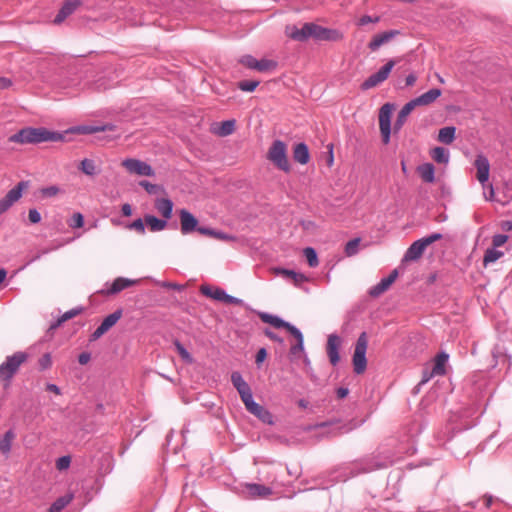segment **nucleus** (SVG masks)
Wrapping results in <instances>:
<instances>
[{"mask_svg":"<svg viewBox=\"0 0 512 512\" xmlns=\"http://www.w3.org/2000/svg\"><path fill=\"white\" fill-rule=\"evenodd\" d=\"M417 171L421 179L426 183H433L435 180V168L431 163H424L418 166Z\"/></svg>","mask_w":512,"mask_h":512,"instance_id":"nucleus-25","label":"nucleus"},{"mask_svg":"<svg viewBox=\"0 0 512 512\" xmlns=\"http://www.w3.org/2000/svg\"><path fill=\"white\" fill-rule=\"evenodd\" d=\"M379 21H380V17L379 16L372 17V16H369V15H364V16H362L359 19V25L363 26V25H366L368 23H377Z\"/></svg>","mask_w":512,"mask_h":512,"instance_id":"nucleus-52","label":"nucleus"},{"mask_svg":"<svg viewBox=\"0 0 512 512\" xmlns=\"http://www.w3.org/2000/svg\"><path fill=\"white\" fill-rule=\"evenodd\" d=\"M275 271L277 274H280L283 277L291 280L296 286H300L303 282H306L308 280V278L304 274L297 273L293 270L276 269Z\"/></svg>","mask_w":512,"mask_h":512,"instance_id":"nucleus-24","label":"nucleus"},{"mask_svg":"<svg viewBox=\"0 0 512 512\" xmlns=\"http://www.w3.org/2000/svg\"><path fill=\"white\" fill-rule=\"evenodd\" d=\"M155 207L158 212L164 217L163 220L169 219L172 214L173 203L171 200L166 198L157 199Z\"/></svg>","mask_w":512,"mask_h":512,"instance_id":"nucleus-26","label":"nucleus"},{"mask_svg":"<svg viewBox=\"0 0 512 512\" xmlns=\"http://www.w3.org/2000/svg\"><path fill=\"white\" fill-rule=\"evenodd\" d=\"M290 334L293 335L297 340V343L295 345L291 346L290 351L292 354H297L304 349L303 335L299 330H298L297 334L296 333H290Z\"/></svg>","mask_w":512,"mask_h":512,"instance_id":"nucleus-42","label":"nucleus"},{"mask_svg":"<svg viewBox=\"0 0 512 512\" xmlns=\"http://www.w3.org/2000/svg\"><path fill=\"white\" fill-rule=\"evenodd\" d=\"M285 34L298 42H305L310 38L317 41H339L343 38L340 31L325 28L313 22L304 23L301 27L288 25L285 28Z\"/></svg>","mask_w":512,"mask_h":512,"instance_id":"nucleus-1","label":"nucleus"},{"mask_svg":"<svg viewBox=\"0 0 512 512\" xmlns=\"http://www.w3.org/2000/svg\"><path fill=\"white\" fill-rule=\"evenodd\" d=\"M215 288L216 287H211L209 285H201L200 287V292L209 297V298H212V295H213V291H215Z\"/></svg>","mask_w":512,"mask_h":512,"instance_id":"nucleus-56","label":"nucleus"},{"mask_svg":"<svg viewBox=\"0 0 512 512\" xmlns=\"http://www.w3.org/2000/svg\"><path fill=\"white\" fill-rule=\"evenodd\" d=\"M122 166L130 173L139 176H154L153 168L146 162L135 158H127L122 161Z\"/></svg>","mask_w":512,"mask_h":512,"instance_id":"nucleus-11","label":"nucleus"},{"mask_svg":"<svg viewBox=\"0 0 512 512\" xmlns=\"http://www.w3.org/2000/svg\"><path fill=\"white\" fill-rule=\"evenodd\" d=\"M448 358H449V356L446 353H439L438 355H436V357L434 359V367L430 374L424 373L422 383L427 382L433 376L444 375L446 373L445 366L448 361Z\"/></svg>","mask_w":512,"mask_h":512,"instance_id":"nucleus-15","label":"nucleus"},{"mask_svg":"<svg viewBox=\"0 0 512 512\" xmlns=\"http://www.w3.org/2000/svg\"><path fill=\"white\" fill-rule=\"evenodd\" d=\"M416 76L414 74H409L406 79H405V82H406V86H412L415 84L416 82Z\"/></svg>","mask_w":512,"mask_h":512,"instance_id":"nucleus-64","label":"nucleus"},{"mask_svg":"<svg viewBox=\"0 0 512 512\" xmlns=\"http://www.w3.org/2000/svg\"><path fill=\"white\" fill-rule=\"evenodd\" d=\"M368 347V337L365 332H362L357 339L354 353H353V367L356 374H362L367 367L366 351Z\"/></svg>","mask_w":512,"mask_h":512,"instance_id":"nucleus-5","label":"nucleus"},{"mask_svg":"<svg viewBox=\"0 0 512 512\" xmlns=\"http://www.w3.org/2000/svg\"><path fill=\"white\" fill-rule=\"evenodd\" d=\"M139 185L143 187L149 194H157L160 187L157 184H152L146 180L139 182Z\"/></svg>","mask_w":512,"mask_h":512,"instance_id":"nucleus-47","label":"nucleus"},{"mask_svg":"<svg viewBox=\"0 0 512 512\" xmlns=\"http://www.w3.org/2000/svg\"><path fill=\"white\" fill-rule=\"evenodd\" d=\"M340 344L341 340L337 335H329L326 349L330 363L334 366L340 361L338 352Z\"/></svg>","mask_w":512,"mask_h":512,"instance_id":"nucleus-16","label":"nucleus"},{"mask_svg":"<svg viewBox=\"0 0 512 512\" xmlns=\"http://www.w3.org/2000/svg\"><path fill=\"white\" fill-rule=\"evenodd\" d=\"M135 283H136L135 280H130L127 278H122V277L116 278L114 280V282L112 283L110 289L108 290V293L116 294V293L134 285Z\"/></svg>","mask_w":512,"mask_h":512,"instance_id":"nucleus-27","label":"nucleus"},{"mask_svg":"<svg viewBox=\"0 0 512 512\" xmlns=\"http://www.w3.org/2000/svg\"><path fill=\"white\" fill-rule=\"evenodd\" d=\"M46 390H48V391H50V392H52V393H54L56 395H60L61 394L59 387L57 385H55V384H47L46 385Z\"/></svg>","mask_w":512,"mask_h":512,"instance_id":"nucleus-62","label":"nucleus"},{"mask_svg":"<svg viewBox=\"0 0 512 512\" xmlns=\"http://www.w3.org/2000/svg\"><path fill=\"white\" fill-rule=\"evenodd\" d=\"M508 240V237L503 234H497L492 239V244L494 248L503 246Z\"/></svg>","mask_w":512,"mask_h":512,"instance_id":"nucleus-51","label":"nucleus"},{"mask_svg":"<svg viewBox=\"0 0 512 512\" xmlns=\"http://www.w3.org/2000/svg\"><path fill=\"white\" fill-rule=\"evenodd\" d=\"M239 395H240L243 403H246L247 401H250L251 399H253L251 389H248V390L240 393Z\"/></svg>","mask_w":512,"mask_h":512,"instance_id":"nucleus-60","label":"nucleus"},{"mask_svg":"<svg viewBox=\"0 0 512 512\" xmlns=\"http://www.w3.org/2000/svg\"><path fill=\"white\" fill-rule=\"evenodd\" d=\"M293 159L301 165H305L309 162L310 153L308 146L305 143H297L293 147Z\"/></svg>","mask_w":512,"mask_h":512,"instance_id":"nucleus-22","label":"nucleus"},{"mask_svg":"<svg viewBox=\"0 0 512 512\" xmlns=\"http://www.w3.org/2000/svg\"><path fill=\"white\" fill-rule=\"evenodd\" d=\"M81 313V309H72L67 312H65L57 321V325H61L65 321L72 319L73 317L77 316Z\"/></svg>","mask_w":512,"mask_h":512,"instance_id":"nucleus-46","label":"nucleus"},{"mask_svg":"<svg viewBox=\"0 0 512 512\" xmlns=\"http://www.w3.org/2000/svg\"><path fill=\"white\" fill-rule=\"evenodd\" d=\"M359 243H360V239L359 238H355V239H352L349 242H347V244L345 246V253H346V255L347 256L355 255L357 253V251H358Z\"/></svg>","mask_w":512,"mask_h":512,"instance_id":"nucleus-43","label":"nucleus"},{"mask_svg":"<svg viewBox=\"0 0 512 512\" xmlns=\"http://www.w3.org/2000/svg\"><path fill=\"white\" fill-rule=\"evenodd\" d=\"M28 358L29 355L23 351H17L6 357L5 361L0 365V382L5 388L10 385L12 378Z\"/></svg>","mask_w":512,"mask_h":512,"instance_id":"nucleus-3","label":"nucleus"},{"mask_svg":"<svg viewBox=\"0 0 512 512\" xmlns=\"http://www.w3.org/2000/svg\"><path fill=\"white\" fill-rule=\"evenodd\" d=\"M267 357V351L265 348H261L258 350L256 354V364L260 365Z\"/></svg>","mask_w":512,"mask_h":512,"instance_id":"nucleus-55","label":"nucleus"},{"mask_svg":"<svg viewBox=\"0 0 512 512\" xmlns=\"http://www.w3.org/2000/svg\"><path fill=\"white\" fill-rule=\"evenodd\" d=\"M474 166L477 170L476 178L485 188V183L489 179L490 163L488 158L483 154H478L474 161Z\"/></svg>","mask_w":512,"mask_h":512,"instance_id":"nucleus-13","label":"nucleus"},{"mask_svg":"<svg viewBox=\"0 0 512 512\" xmlns=\"http://www.w3.org/2000/svg\"><path fill=\"white\" fill-rule=\"evenodd\" d=\"M180 224H198V220L187 210H180Z\"/></svg>","mask_w":512,"mask_h":512,"instance_id":"nucleus-41","label":"nucleus"},{"mask_svg":"<svg viewBox=\"0 0 512 512\" xmlns=\"http://www.w3.org/2000/svg\"><path fill=\"white\" fill-rule=\"evenodd\" d=\"M247 491L253 497H267L272 494V490L261 484H247Z\"/></svg>","mask_w":512,"mask_h":512,"instance_id":"nucleus-28","label":"nucleus"},{"mask_svg":"<svg viewBox=\"0 0 512 512\" xmlns=\"http://www.w3.org/2000/svg\"><path fill=\"white\" fill-rule=\"evenodd\" d=\"M198 233L203 236H209L221 241L231 240L233 237L227 233L221 232L215 228L206 226H181V233L187 235L190 233Z\"/></svg>","mask_w":512,"mask_h":512,"instance_id":"nucleus-10","label":"nucleus"},{"mask_svg":"<svg viewBox=\"0 0 512 512\" xmlns=\"http://www.w3.org/2000/svg\"><path fill=\"white\" fill-rule=\"evenodd\" d=\"M259 84L258 80H243L238 83V88L244 92H253Z\"/></svg>","mask_w":512,"mask_h":512,"instance_id":"nucleus-39","label":"nucleus"},{"mask_svg":"<svg viewBox=\"0 0 512 512\" xmlns=\"http://www.w3.org/2000/svg\"><path fill=\"white\" fill-rule=\"evenodd\" d=\"M91 359V356L88 352H83L79 355L78 361L81 365L87 364Z\"/></svg>","mask_w":512,"mask_h":512,"instance_id":"nucleus-59","label":"nucleus"},{"mask_svg":"<svg viewBox=\"0 0 512 512\" xmlns=\"http://www.w3.org/2000/svg\"><path fill=\"white\" fill-rule=\"evenodd\" d=\"M60 189L57 186H49L42 188L40 193L42 197H53L59 193Z\"/></svg>","mask_w":512,"mask_h":512,"instance_id":"nucleus-49","label":"nucleus"},{"mask_svg":"<svg viewBox=\"0 0 512 512\" xmlns=\"http://www.w3.org/2000/svg\"><path fill=\"white\" fill-rule=\"evenodd\" d=\"M456 128L453 126H447L441 128L438 134V140L444 144H451L455 139Z\"/></svg>","mask_w":512,"mask_h":512,"instance_id":"nucleus-30","label":"nucleus"},{"mask_svg":"<svg viewBox=\"0 0 512 512\" xmlns=\"http://www.w3.org/2000/svg\"><path fill=\"white\" fill-rule=\"evenodd\" d=\"M80 170L88 175L93 176L96 174V165L95 162L91 159L85 158L81 161Z\"/></svg>","mask_w":512,"mask_h":512,"instance_id":"nucleus-38","label":"nucleus"},{"mask_svg":"<svg viewBox=\"0 0 512 512\" xmlns=\"http://www.w3.org/2000/svg\"><path fill=\"white\" fill-rule=\"evenodd\" d=\"M484 189V196L487 200H491L494 196V189L492 185H486Z\"/></svg>","mask_w":512,"mask_h":512,"instance_id":"nucleus-58","label":"nucleus"},{"mask_svg":"<svg viewBox=\"0 0 512 512\" xmlns=\"http://www.w3.org/2000/svg\"><path fill=\"white\" fill-rule=\"evenodd\" d=\"M398 276L397 270H393L390 275L383 278L377 285L371 288L369 294L372 297H378L389 289V287L395 282Z\"/></svg>","mask_w":512,"mask_h":512,"instance_id":"nucleus-19","label":"nucleus"},{"mask_svg":"<svg viewBox=\"0 0 512 512\" xmlns=\"http://www.w3.org/2000/svg\"><path fill=\"white\" fill-rule=\"evenodd\" d=\"M15 437V433L12 430H8L0 438V453L3 455H8L10 453L12 442L14 441Z\"/></svg>","mask_w":512,"mask_h":512,"instance_id":"nucleus-29","label":"nucleus"},{"mask_svg":"<svg viewBox=\"0 0 512 512\" xmlns=\"http://www.w3.org/2000/svg\"><path fill=\"white\" fill-rule=\"evenodd\" d=\"M393 59L389 60L384 66H382L376 73L370 75L362 84V90H369L373 87L384 82L390 75L393 67L395 66Z\"/></svg>","mask_w":512,"mask_h":512,"instance_id":"nucleus-8","label":"nucleus"},{"mask_svg":"<svg viewBox=\"0 0 512 512\" xmlns=\"http://www.w3.org/2000/svg\"><path fill=\"white\" fill-rule=\"evenodd\" d=\"M80 5V0H67L59 10L58 14L56 15L54 23H62L68 16L73 14Z\"/></svg>","mask_w":512,"mask_h":512,"instance_id":"nucleus-18","label":"nucleus"},{"mask_svg":"<svg viewBox=\"0 0 512 512\" xmlns=\"http://www.w3.org/2000/svg\"><path fill=\"white\" fill-rule=\"evenodd\" d=\"M304 255L307 259V262L310 267H316L319 264L317 254L315 250L311 247H307L304 249Z\"/></svg>","mask_w":512,"mask_h":512,"instance_id":"nucleus-40","label":"nucleus"},{"mask_svg":"<svg viewBox=\"0 0 512 512\" xmlns=\"http://www.w3.org/2000/svg\"><path fill=\"white\" fill-rule=\"evenodd\" d=\"M440 95L441 90L438 88H433L423 93L419 97L412 99L411 102L415 107L420 105H428L434 102Z\"/></svg>","mask_w":512,"mask_h":512,"instance_id":"nucleus-21","label":"nucleus"},{"mask_svg":"<svg viewBox=\"0 0 512 512\" xmlns=\"http://www.w3.org/2000/svg\"><path fill=\"white\" fill-rule=\"evenodd\" d=\"M176 348L180 356L188 363H192L193 359L190 355V353L179 343L176 342Z\"/></svg>","mask_w":512,"mask_h":512,"instance_id":"nucleus-50","label":"nucleus"},{"mask_svg":"<svg viewBox=\"0 0 512 512\" xmlns=\"http://www.w3.org/2000/svg\"><path fill=\"white\" fill-rule=\"evenodd\" d=\"M122 214L124 216H130L132 214V207L130 204L126 203L122 205L121 208Z\"/></svg>","mask_w":512,"mask_h":512,"instance_id":"nucleus-61","label":"nucleus"},{"mask_svg":"<svg viewBox=\"0 0 512 512\" xmlns=\"http://www.w3.org/2000/svg\"><path fill=\"white\" fill-rule=\"evenodd\" d=\"M241 63L247 68L257 70L259 72H266L274 70L277 67V63L269 59L257 60L251 55H245L241 58Z\"/></svg>","mask_w":512,"mask_h":512,"instance_id":"nucleus-12","label":"nucleus"},{"mask_svg":"<svg viewBox=\"0 0 512 512\" xmlns=\"http://www.w3.org/2000/svg\"><path fill=\"white\" fill-rule=\"evenodd\" d=\"M231 381L234 387L237 389L238 393H242L248 389H250L249 385L242 378L239 372H233L231 375Z\"/></svg>","mask_w":512,"mask_h":512,"instance_id":"nucleus-36","label":"nucleus"},{"mask_svg":"<svg viewBox=\"0 0 512 512\" xmlns=\"http://www.w3.org/2000/svg\"><path fill=\"white\" fill-rule=\"evenodd\" d=\"M261 320L265 323L271 324L275 328H285L289 333H298V329L295 326L277 316L271 314H262Z\"/></svg>","mask_w":512,"mask_h":512,"instance_id":"nucleus-20","label":"nucleus"},{"mask_svg":"<svg viewBox=\"0 0 512 512\" xmlns=\"http://www.w3.org/2000/svg\"><path fill=\"white\" fill-rule=\"evenodd\" d=\"M113 129H114V125L106 124L103 126H87V127H84L83 130L86 133H96V132H101V131H111Z\"/></svg>","mask_w":512,"mask_h":512,"instance_id":"nucleus-44","label":"nucleus"},{"mask_svg":"<svg viewBox=\"0 0 512 512\" xmlns=\"http://www.w3.org/2000/svg\"><path fill=\"white\" fill-rule=\"evenodd\" d=\"M28 187V181H20L0 199V216L6 213L22 197L24 190Z\"/></svg>","mask_w":512,"mask_h":512,"instance_id":"nucleus-7","label":"nucleus"},{"mask_svg":"<svg viewBox=\"0 0 512 512\" xmlns=\"http://www.w3.org/2000/svg\"><path fill=\"white\" fill-rule=\"evenodd\" d=\"M71 459L69 456H62L56 461V468L58 470H65L70 466Z\"/></svg>","mask_w":512,"mask_h":512,"instance_id":"nucleus-48","label":"nucleus"},{"mask_svg":"<svg viewBox=\"0 0 512 512\" xmlns=\"http://www.w3.org/2000/svg\"><path fill=\"white\" fill-rule=\"evenodd\" d=\"M121 311H116L108 315L100 324V326L91 335V340H97L104 335L109 329H111L121 318Z\"/></svg>","mask_w":512,"mask_h":512,"instance_id":"nucleus-14","label":"nucleus"},{"mask_svg":"<svg viewBox=\"0 0 512 512\" xmlns=\"http://www.w3.org/2000/svg\"><path fill=\"white\" fill-rule=\"evenodd\" d=\"M399 34L397 30H389L375 35L368 44L371 51H377L382 45L391 41L396 35Z\"/></svg>","mask_w":512,"mask_h":512,"instance_id":"nucleus-17","label":"nucleus"},{"mask_svg":"<svg viewBox=\"0 0 512 512\" xmlns=\"http://www.w3.org/2000/svg\"><path fill=\"white\" fill-rule=\"evenodd\" d=\"M348 393H349V390L347 388L340 387L337 389V396L340 399L345 398L348 395Z\"/></svg>","mask_w":512,"mask_h":512,"instance_id":"nucleus-63","label":"nucleus"},{"mask_svg":"<svg viewBox=\"0 0 512 512\" xmlns=\"http://www.w3.org/2000/svg\"><path fill=\"white\" fill-rule=\"evenodd\" d=\"M431 157L437 163L447 164L449 162V151L443 147H435L431 151Z\"/></svg>","mask_w":512,"mask_h":512,"instance_id":"nucleus-33","label":"nucleus"},{"mask_svg":"<svg viewBox=\"0 0 512 512\" xmlns=\"http://www.w3.org/2000/svg\"><path fill=\"white\" fill-rule=\"evenodd\" d=\"M73 500V494H66L65 496L59 497L52 503L48 512H60Z\"/></svg>","mask_w":512,"mask_h":512,"instance_id":"nucleus-32","label":"nucleus"},{"mask_svg":"<svg viewBox=\"0 0 512 512\" xmlns=\"http://www.w3.org/2000/svg\"><path fill=\"white\" fill-rule=\"evenodd\" d=\"M264 423H272V415L263 406L256 404L251 411H249Z\"/></svg>","mask_w":512,"mask_h":512,"instance_id":"nucleus-35","label":"nucleus"},{"mask_svg":"<svg viewBox=\"0 0 512 512\" xmlns=\"http://www.w3.org/2000/svg\"><path fill=\"white\" fill-rule=\"evenodd\" d=\"M503 255L504 253L502 251L496 250L494 247L488 248L484 254L483 265L486 267L489 264L496 262Z\"/></svg>","mask_w":512,"mask_h":512,"instance_id":"nucleus-34","label":"nucleus"},{"mask_svg":"<svg viewBox=\"0 0 512 512\" xmlns=\"http://www.w3.org/2000/svg\"><path fill=\"white\" fill-rule=\"evenodd\" d=\"M414 108H415V106L412 104L411 101L406 103L401 108V110L399 111V113L397 115V118H396V120L394 122V131L395 132L399 131L403 127L404 123L407 120V117L413 111Z\"/></svg>","mask_w":512,"mask_h":512,"instance_id":"nucleus-23","label":"nucleus"},{"mask_svg":"<svg viewBox=\"0 0 512 512\" xmlns=\"http://www.w3.org/2000/svg\"><path fill=\"white\" fill-rule=\"evenodd\" d=\"M63 139V134L50 131L44 127H26L11 135L8 140L18 144H39L42 142H59Z\"/></svg>","mask_w":512,"mask_h":512,"instance_id":"nucleus-2","label":"nucleus"},{"mask_svg":"<svg viewBox=\"0 0 512 512\" xmlns=\"http://www.w3.org/2000/svg\"><path fill=\"white\" fill-rule=\"evenodd\" d=\"M70 224H84V216L80 212H75L72 214Z\"/></svg>","mask_w":512,"mask_h":512,"instance_id":"nucleus-54","label":"nucleus"},{"mask_svg":"<svg viewBox=\"0 0 512 512\" xmlns=\"http://www.w3.org/2000/svg\"><path fill=\"white\" fill-rule=\"evenodd\" d=\"M267 158L271 161L278 169L289 172L290 164L287 157V146L281 140H275L270 146Z\"/></svg>","mask_w":512,"mask_h":512,"instance_id":"nucleus-4","label":"nucleus"},{"mask_svg":"<svg viewBox=\"0 0 512 512\" xmlns=\"http://www.w3.org/2000/svg\"><path fill=\"white\" fill-rule=\"evenodd\" d=\"M441 238V234L434 233L430 236L421 238L417 241H415L406 251L403 261L409 262V261H415L419 259L427 246L435 242L436 240H439Z\"/></svg>","mask_w":512,"mask_h":512,"instance_id":"nucleus-6","label":"nucleus"},{"mask_svg":"<svg viewBox=\"0 0 512 512\" xmlns=\"http://www.w3.org/2000/svg\"><path fill=\"white\" fill-rule=\"evenodd\" d=\"M212 299L221 301L227 304H238L240 303V300L228 295L223 289L221 288H215V291H213Z\"/></svg>","mask_w":512,"mask_h":512,"instance_id":"nucleus-31","label":"nucleus"},{"mask_svg":"<svg viewBox=\"0 0 512 512\" xmlns=\"http://www.w3.org/2000/svg\"><path fill=\"white\" fill-rule=\"evenodd\" d=\"M30 222L36 224L41 221V214L37 209H30L28 214Z\"/></svg>","mask_w":512,"mask_h":512,"instance_id":"nucleus-53","label":"nucleus"},{"mask_svg":"<svg viewBox=\"0 0 512 512\" xmlns=\"http://www.w3.org/2000/svg\"><path fill=\"white\" fill-rule=\"evenodd\" d=\"M393 105L390 103L384 104L379 111V127L384 144H388L391 134V115Z\"/></svg>","mask_w":512,"mask_h":512,"instance_id":"nucleus-9","label":"nucleus"},{"mask_svg":"<svg viewBox=\"0 0 512 512\" xmlns=\"http://www.w3.org/2000/svg\"><path fill=\"white\" fill-rule=\"evenodd\" d=\"M145 224H167V221L158 219L155 216H146Z\"/></svg>","mask_w":512,"mask_h":512,"instance_id":"nucleus-57","label":"nucleus"},{"mask_svg":"<svg viewBox=\"0 0 512 512\" xmlns=\"http://www.w3.org/2000/svg\"><path fill=\"white\" fill-rule=\"evenodd\" d=\"M235 124L236 121L234 119L223 121L217 131V134L222 137L232 134L235 130Z\"/></svg>","mask_w":512,"mask_h":512,"instance_id":"nucleus-37","label":"nucleus"},{"mask_svg":"<svg viewBox=\"0 0 512 512\" xmlns=\"http://www.w3.org/2000/svg\"><path fill=\"white\" fill-rule=\"evenodd\" d=\"M39 368L40 370H47L52 365V358L49 353H45L39 360H38Z\"/></svg>","mask_w":512,"mask_h":512,"instance_id":"nucleus-45","label":"nucleus"}]
</instances>
